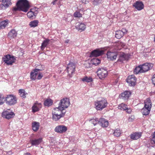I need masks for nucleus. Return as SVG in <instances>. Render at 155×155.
Instances as JSON below:
<instances>
[{
  "label": "nucleus",
  "mask_w": 155,
  "mask_h": 155,
  "mask_svg": "<svg viewBox=\"0 0 155 155\" xmlns=\"http://www.w3.org/2000/svg\"><path fill=\"white\" fill-rule=\"evenodd\" d=\"M44 69H38L35 68L30 73V78L32 80H35L36 79L40 80L43 77V74L40 72V71Z\"/></svg>",
  "instance_id": "nucleus-3"
},
{
  "label": "nucleus",
  "mask_w": 155,
  "mask_h": 155,
  "mask_svg": "<svg viewBox=\"0 0 155 155\" xmlns=\"http://www.w3.org/2000/svg\"><path fill=\"white\" fill-rule=\"evenodd\" d=\"M74 15L75 17H82V15L79 12H76L74 13Z\"/></svg>",
  "instance_id": "nucleus-43"
},
{
  "label": "nucleus",
  "mask_w": 155,
  "mask_h": 155,
  "mask_svg": "<svg viewBox=\"0 0 155 155\" xmlns=\"http://www.w3.org/2000/svg\"><path fill=\"white\" fill-rule=\"evenodd\" d=\"M131 93L129 91H125L121 94V98L124 100L128 99L130 97Z\"/></svg>",
  "instance_id": "nucleus-19"
},
{
  "label": "nucleus",
  "mask_w": 155,
  "mask_h": 155,
  "mask_svg": "<svg viewBox=\"0 0 155 155\" xmlns=\"http://www.w3.org/2000/svg\"><path fill=\"white\" fill-rule=\"evenodd\" d=\"M76 28L79 30L83 31L86 28V25L84 23H78L76 24Z\"/></svg>",
  "instance_id": "nucleus-26"
},
{
  "label": "nucleus",
  "mask_w": 155,
  "mask_h": 155,
  "mask_svg": "<svg viewBox=\"0 0 155 155\" xmlns=\"http://www.w3.org/2000/svg\"><path fill=\"white\" fill-rule=\"evenodd\" d=\"M37 13V12H35L34 9H31L30 11L27 13V15L29 18L33 19L35 18Z\"/></svg>",
  "instance_id": "nucleus-20"
},
{
  "label": "nucleus",
  "mask_w": 155,
  "mask_h": 155,
  "mask_svg": "<svg viewBox=\"0 0 155 155\" xmlns=\"http://www.w3.org/2000/svg\"><path fill=\"white\" fill-rule=\"evenodd\" d=\"M99 125L103 127H106L108 125V122L104 118H101L99 119Z\"/></svg>",
  "instance_id": "nucleus-23"
},
{
  "label": "nucleus",
  "mask_w": 155,
  "mask_h": 155,
  "mask_svg": "<svg viewBox=\"0 0 155 155\" xmlns=\"http://www.w3.org/2000/svg\"><path fill=\"white\" fill-rule=\"evenodd\" d=\"M152 140L155 144V131L154 133Z\"/></svg>",
  "instance_id": "nucleus-49"
},
{
  "label": "nucleus",
  "mask_w": 155,
  "mask_h": 155,
  "mask_svg": "<svg viewBox=\"0 0 155 155\" xmlns=\"http://www.w3.org/2000/svg\"><path fill=\"white\" fill-rule=\"evenodd\" d=\"M152 82L153 84L155 85V74H154L152 79Z\"/></svg>",
  "instance_id": "nucleus-47"
},
{
  "label": "nucleus",
  "mask_w": 155,
  "mask_h": 155,
  "mask_svg": "<svg viewBox=\"0 0 155 155\" xmlns=\"http://www.w3.org/2000/svg\"><path fill=\"white\" fill-rule=\"evenodd\" d=\"M133 6L138 11H140L144 8V5L143 2L140 1H137L134 3Z\"/></svg>",
  "instance_id": "nucleus-17"
},
{
  "label": "nucleus",
  "mask_w": 155,
  "mask_h": 155,
  "mask_svg": "<svg viewBox=\"0 0 155 155\" xmlns=\"http://www.w3.org/2000/svg\"><path fill=\"white\" fill-rule=\"evenodd\" d=\"M126 112H127L128 113H131V110L130 109H129L127 107V109H126Z\"/></svg>",
  "instance_id": "nucleus-50"
},
{
  "label": "nucleus",
  "mask_w": 155,
  "mask_h": 155,
  "mask_svg": "<svg viewBox=\"0 0 155 155\" xmlns=\"http://www.w3.org/2000/svg\"><path fill=\"white\" fill-rule=\"evenodd\" d=\"M91 64L95 65H97L100 63L101 61L97 58H93L91 60Z\"/></svg>",
  "instance_id": "nucleus-38"
},
{
  "label": "nucleus",
  "mask_w": 155,
  "mask_h": 155,
  "mask_svg": "<svg viewBox=\"0 0 155 155\" xmlns=\"http://www.w3.org/2000/svg\"><path fill=\"white\" fill-rule=\"evenodd\" d=\"M54 0L53 2H52V3H53V5H54L55 4V2L56 1H58V0Z\"/></svg>",
  "instance_id": "nucleus-51"
},
{
  "label": "nucleus",
  "mask_w": 155,
  "mask_h": 155,
  "mask_svg": "<svg viewBox=\"0 0 155 155\" xmlns=\"http://www.w3.org/2000/svg\"><path fill=\"white\" fill-rule=\"evenodd\" d=\"M2 60L7 65H11L15 62V58L14 57L8 54L4 56L2 58Z\"/></svg>",
  "instance_id": "nucleus-7"
},
{
  "label": "nucleus",
  "mask_w": 155,
  "mask_h": 155,
  "mask_svg": "<svg viewBox=\"0 0 155 155\" xmlns=\"http://www.w3.org/2000/svg\"><path fill=\"white\" fill-rule=\"evenodd\" d=\"M41 107V103L36 102L32 107V111L35 112L39 110Z\"/></svg>",
  "instance_id": "nucleus-24"
},
{
  "label": "nucleus",
  "mask_w": 155,
  "mask_h": 155,
  "mask_svg": "<svg viewBox=\"0 0 155 155\" xmlns=\"http://www.w3.org/2000/svg\"><path fill=\"white\" fill-rule=\"evenodd\" d=\"M76 68V64L72 62H70L67 65V67L66 68V70L68 73V75L69 77H71L75 71Z\"/></svg>",
  "instance_id": "nucleus-5"
},
{
  "label": "nucleus",
  "mask_w": 155,
  "mask_h": 155,
  "mask_svg": "<svg viewBox=\"0 0 155 155\" xmlns=\"http://www.w3.org/2000/svg\"><path fill=\"white\" fill-rule=\"evenodd\" d=\"M11 0H3L0 5V8L2 10H5L11 5Z\"/></svg>",
  "instance_id": "nucleus-10"
},
{
  "label": "nucleus",
  "mask_w": 155,
  "mask_h": 155,
  "mask_svg": "<svg viewBox=\"0 0 155 155\" xmlns=\"http://www.w3.org/2000/svg\"><path fill=\"white\" fill-rule=\"evenodd\" d=\"M97 74L99 78L102 79L107 76V71L105 68H99L97 71Z\"/></svg>",
  "instance_id": "nucleus-8"
},
{
  "label": "nucleus",
  "mask_w": 155,
  "mask_h": 155,
  "mask_svg": "<svg viewBox=\"0 0 155 155\" xmlns=\"http://www.w3.org/2000/svg\"><path fill=\"white\" fill-rule=\"evenodd\" d=\"M134 73L136 74H137L139 73H143V71L140 65L136 67L134 70Z\"/></svg>",
  "instance_id": "nucleus-34"
},
{
  "label": "nucleus",
  "mask_w": 155,
  "mask_h": 155,
  "mask_svg": "<svg viewBox=\"0 0 155 155\" xmlns=\"http://www.w3.org/2000/svg\"><path fill=\"white\" fill-rule=\"evenodd\" d=\"M141 133L140 132H135L130 135V138L132 140H137L141 137Z\"/></svg>",
  "instance_id": "nucleus-22"
},
{
  "label": "nucleus",
  "mask_w": 155,
  "mask_h": 155,
  "mask_svg": "<svg viewBox=\"0 0 155 155\" xmlns=\"http://www.w3.org/2000/svg\"><path fill=\"white\" fill-rule=\"evenodd\" d=\"M70 102L69 99L65 98L61 100L59 104V106L64 110L68 108L70 105Z\"/></svg>",
  "instance_id": "nucleus-9"
},
{
  "label": "nucleus",
  "mask_w": 155,
  "mask_h": 155,
  "mask_svg": "<svg viewBox=\"0 0 155 155\" xmlns=\"http://www.w3.org/2000/svg\"><path fill=\"white\" fill-rule=\"evenodd\" d=\"M52 119L55 121L59 120L61 117H64L57 114H52Z\"/></svg>",
  "instance_id": "nucleus-33"
},
{
  "label": "nucleus",
  "mask_w": 155,
  "mask_h": 155,
  "mask_svg": "<svg viewBox=\"0 0 155 155\" xmlns=\"http://www.w3.org/2000/svg\"><path fill=\"white\" fill-rule=\"evenodd\" d=\"M81 80L84 82L89 83L93 81V79L90 77L85 76L81 79Z\"/></svg>",
  "instance_id": "nucleus-29"
},
{
  "label": "nucleus",
  "mask_w": 155,
  "mask_h": 155,
  "mask_svg": "<svg viewBox=\"0 0 155 155\" xmlns=\"http://www.w3.org/2000/svg\"><path fill=\"white\" fill-rule=\"evenodd\" d=\"M123 33L120 30L117 31L116 32L115 37L117 39L120 38L123 36Z\"/></svg>",
  "instance_id": "nucleus-31"
},
{
  "label": "nucleus",
  "mask_w": 155,
  "mask_h": 155,
  "mask_svg": "<svg viewBox=\"0 0 155 155\" xmlns=\"http://www.w3.org/2000/svg\"><path fill=\"white\" fill-rule=\"evenodd\" d=\"M117 45L121 47H123L125 46V44L122 42H118Z\"/></svg>",
  "instance_id": "nucleus-45"
},
{
  "label": "nucleus",
  "mask_w": 155,
  "mask_h": 155,
  "mask_svg": "<svg viewBox=\"0 0 155 155\" xmlns=\"http://www.w3.org/2000/svg\"><path fill=\"white\" fill-rule=\"evenodd\" d=\"M66 127L63 125H60L57 126L54 129L55 132L59 133H62L65 132L67 130Z\"/></svg>",
  "instance_id": "nucleus-11"
},
{
  "label": "nucleus",
  "mask_w": 155,
  "mask_h": 155,
  "mask_svg": "<svg viewBox=\"0 0 155 155\" xmlns=\"http://www.w3.org/2000/svg\"><path fill=\"white\" fill-rule=\"evenodd\" d=\"M117 53L116 52L108 51L107 54V58L108 59L113 60L116 59L117 56Z\"/></svg>",
  "instance_id": "nucleus-18"
},
{
  "label": "nucleus",
  "mask_w": 155,
  "mask_h": 155,
  "mask_svg": "<svg viewBox=\"0 0 155 155\" xmlns=\"http://www.w3.org/2000/svg\"><path fill=\"white\" fill-rule=\"evenodd\" d=\"M19 94L20 96L22 98L25 97L26 95L27 94L25 92V90L23 89H21L19 90Z\"/></svg>",
  "instance_id": "nucleus-36"
},
{
  "label": "nucleus",
  "mask_w": 155,
  "mask_h": 155,
  "mask_svg": "<svg viewBox=\"0 0 155 155\" xmlns=\"http://www.w3.org/2000/svg\"><path fill=\"white\" fill-rule=\"evenodd\" d=\"M64 110L61 108V107L58 106V107H56L53 111L52 114H57L60 115L64 116L66 111H64Z\"/></svg>",
  "instance_id": "nucleus-14"
},
{
  "label": "nucleus",
  "mask_w": 155,
  "mask_h": 155,
  "mask_svg": "<svg viewBox=\"0 0 155 155\" xmlns=\"http://www.w3.org/2000/svg\"><path fill=\"white\" fill-rule=\"evenodd\" d=\"M38 21L37 20H34L30 22L29 25L31 27H35L38 26Z\"/></svg>",
  "instance_id": "nucleus-35"
},
{
  "label": "nucleus",
  "mask_w": 155,
  "mask_h": 155,
  "mask_svg": "<svg viewBox=\"0 0 155 155\" xmlns=\"http://www.w3.org/2000/svg\"><path fill=\"white\" fill-rule=\"evenodd\" d=\"M140 65L143 73H144L151 69L153 66V64H152L146 63Z\"/></svg>",
  "instance_id": "nucleus-12"
},
{
  "label": "nucleus",
  "mask_w": 155,
  "mask_h": 155,
  "mask_svg": "<svg viewBox=\"0 0 155 155\" xmlns=\"http://www.w3.org/2000/svg\"><path fill=\"white\" fill-rule=\"evenodd\" d=\"M90 122L94 124V126L97 124H99V119H98V118L91 119L90 120Z\"/></svg>",
  "instance_id": "nucleus-39"
},
{
  "label": "nucleus",
  "mask_w": 155,
  "mask_h": 155,
  "mask_svg": "<svg viewBox=\"0 0 155 155\" xmlns=\"http://www.w3.org/2000/svg\"><path fill=\"white\" fill-rule=\"evenodd\" d=\"M17 7H14L13 10L14 11H21L27 12L30 7L28 1L27 0H19L16 3Z\"/></svg>",
  "instance_id": "nucleus-1"
},
{
  "label": "nucleus",
  "mask_w": 155,
  "mask_h": 155,
  "mask_svg": "<svg viewBox=\"0 0 155 155\" xmlns=\"http://www.w3.org/2000/svg\"><path fill=\"white\" fill-rule=\"evenodd\" d=\"M121 31L123 32V35H124V34L126 33L127 32V31L125 28H123L122 30H121Z\"/></svg>",
  "instance_id": "nucleus-48"
},
{
  "label": "nucleus",
  "mask_w": 155,
  "mask_h": 155,
  "mask_svg": "<svg viewBox=\"0 0 155 155\" xmlns=\"http://www.w3.org/2000/svg\"><path fill=\"white\" fill-rule=\"evenodd\" d=\"M42 139L39 138L38 139H35L30 140V142L32 146H36L38 145L42 142Z\"/></svg>",
  "instance_id": "nucleus-25"
},
{
  "label": "nucleus",
  "mask_w": 155,
  "mask_h": 155,
  "mask_svg": "<svg viewBox=\"0 0 155 155\" xmlns=\"http://www.w3.org/2000/svg\"><path fill=\"white\" fill-rule=\"evenodd\" d=\"M127 58V56L124 53H122L120 54L119 58L118 60V61L123 62Z\"/></svg>",
  "instance_id": "nucleus-27"
},
{
  "label": "nucleus",
  "mask_w": 155,
  "mask_h": 155,
  "mask_svg": "<svg viewBox=\"0 0 155 155\" xmlns=\"http://www.w3.org/2000/svg\"><path fill=\"white\" fill-rule=\"evenodd\" d=\"M92 65L91 62L90 63H87L85 64V67L87 68L91 67Z\"/></svg>",
  "instance_id": "nucleus-44"
},
{
  "label": "nucleus",
  "mask_w": 155,
  "mask_h": 155,
  "mask_svg": "<svg viewBox=\"0 0 155 155\" xmlns=\"http://www.w3.org/2000/svg\"><path fill=\"white\" fill-rule=\"evenodd\" d=\"M107 100L104 98L96 101L95 102V108L97 110H101L107 107Z\"/></svg>",
  "instance_id": "nucleus-4"
},
{
  "label": "nucleus",
  "mask_w": 155,
  "mask_h": 155,
  "mask_svg": "<svg viewBox=\"0 0 155 155\" xmlns=\"http://www.w3.org/2000/svg\"><path fill=\"white\" fill-rule=\"evenodd\" d=\"M17 33L14 29L11 30L8 33V37L10 40L12 38H15L17 36Z\"/></svg>",
  "instance_id": "nucleus-21"
},
{
  "label": "nucleus",
  "mask_w": 155,
  "mask_h": 155,
  "mask_svg": "<svg viewBox=\"0 0 155 155\" xmlns=\"http://www.w3.org/2000/svg\"><path fill=\"white\" fill-rule=\"evenodd\" d=\"M104 51L103 50H95L93 51L91 54L90 57H97L101 55L104 54Z\"/></svg>",
  "instance_id": "nucleus-16"
},
{
  "label": "nucleus",
  "mask_w": 155,
  "mask_h": 155,
  "mask_svg": "<svg viewBox=\"0 0 155 155\" xmlns=\"http://www.w3.org/2000/svg\"><path fill=\"white\" fill-rule=\"evenodd\" d=\"M152 107L151 101L149 98L147 99L144 101V106L141 110L143 115H147L150 112Z\"/></svg>",
  "instance_id": "nucleus-2"
},
{
  "label": "nucleus",
  "mask_w": 155,
  "mask_h": 155,
  "mask_svg": "<svg viewBox=\"0 0 155 155\" xmlns=\"http://www.w3.org/2000/svg\"><path fill=\"white\" fill-rule=\"evenodd\" d=\"M118 108L121 110H126L127 109V105L124 103H122L118 106Z\"/></svg>",
  "instance_id": "nucleus-40"
},
{
  "label": "nucleus",
  "mask_w": 155,
  "mask_h": 155,
  "mask_svg": "<svg viewBox=\"0 0 155 155\" xmlns=\"http://www.w3.org/2000/svg\"><path fill=\"white\" fill-rule=\"evenodd\" d=\"M5 101V98L2 95L0 94V105L3 104Z\"/></svg>",
  "instance_id": "nucleus-42"
},
{
  "label": "nucleus",
  "mask_w": 155,
  "mask_h": 155,
  "mask_svg": "<svg viewBox=\"0 0 155 155\" xmlns=\"http://www.w3.org/2000/svg\"><path fill=\"white\" fill-rule=\"evenodd\" d=\"M3 0H0V2H2Z\"/></svg>",
  "instance_id": "nucleus-54"
},
{
  "label": "nucleus",
  "mask_w": 155,
  "mask_h": 155,
  "mask_svg": "<svg viewBox=\"0 0 155 155\" xmlns=\"http://www.w3.org/2000/svg\"><path fill=\"white\" fill-rule=\"evenodd\" d=\"M53 104L52 100L50 99H48L45 101L44 105L45 106L48 107L51 106Z\"/></svg>",
  "instance_id": "nucleus-32"
},
{
  "label": "nucleus",
  "mask_w": 155,
  "mask_h": 155,
  "mask_svg": "<svg viewBox=\"0 0 155 155\" xmlns=\"http://www.w3.org/2000/svg\"><path fill=\"white\" fill-rule=\"evenodd\" d=\"M50 40L49 39H47L44 41L43 43H42L41 46V49L42 50H43L45 48L47 47L49 43Z\"/></svg>",
  "instance_id": "nucleus-30"
},
{
  "label": "nucleus",
  "mask_w": 155,
  "mask_h": 155,
  "mask_svg": "<svg viewBox=\"0 0 155 155\" xmlns=\"http://www.w3.org/2000/svg\"><path fill=\"white\" fill-rule=\"evenodd\" d=\"M31 155L30 153H26L25 155Z\"/></svg>",
  "instance_id": "nucleus-53"
},
{
  "label": "nucleus",
  "mask_w": 155,
  "mask_h": 155,
  "mask_svg": "<svg viewBox=\"0 0 155 155\" xmlns=\"http://www.w3.org/2000/svg\"><path fill=\"white\" fill-rule=\"evenodd\" d=\"M5 99L6 104L10 105H14L17 102L15 96L11 94L8 95Z\"/></svg>",
  "instance_id": "nucleus-6"
},
{
  "label": "nucleus",
  "mask_w": 155,
  "mask_h": 155,
  "mask_svg": "<svg viewBox=\"0 0 155 155\" xmlns=\"http://www.w3.org/2000/svg\"><path fill=\"white\" fill-rule=\"evenodd\" d=\"M100 2L99 0H94L93 2V3L94 5H97Z\"/></svg>",
  "instance_id": "nucleus-46"
},
{
  "label": "nucleus",
  "mask_w": 155,
  "mask_h": 155,
  "mask_svg": "<svg viewBox=\"0 0 155 155\" xmlns=\"http://www.w3.org/2000/svg\"><path fill=\"white\" fill-rule=\"evenodd\" d=\"M39 127V123L36 122H34L32 123V127L34 131L38 130Z\"/></svg>",
  "instance_id": "nucleus-28"
},
{
  "label": "nucleus",
  "mask_w": 155,
  "mask_h": 155,
  "mask_svg": "<svg viewBox=\"0 0 155 155\" xmlns=\"http://www.w3.org/2000/svg\"><path fill=\"white\" fill-rule=\"evenodd\" d=\"M8 24L7 21L4 20L0 22V29L5 28Z\"/></svg>",
  "instance_id": "nucleus-37"
},
{
  "label": "nucleus",
  "mask_w": 155,
  "mask_h": 155,
  "mask_svg": "<svg viewBox=\"0 0 155 155\" xmlns=\"http://www.w3.org/2000/svg\"><path fill=\"white\" fill-rule=\"evenodd\" d=\"M121 134L120 131L119 129H117L115 130L114 133V136L117 137H119Z\"/></svg>",
  "instance_id": "nucleus-41"
},
{
  "label": "nucleus",
  "mask_w": 155,
  "mask_h": 155,
  "mask_svg": "<svg viewBox=\"0 0 155 155\" xmlns=\"http://www.w3.org/2000/svg\"><path fill=\"white\" fill-rule=\"evenodd\" d=\"M136 79L135 77L133 75L129 76L127 79V82L129 83L130 86L135 85Z\"/></svg>",
  "instance_id": "nucleus-13"
},
{
  "label": "nucleus",
  "mask_w": 155,
  "mask_h": 155,
  "mask_svg": "<svg viewBox=\"0 0 155 155\" xmlns=\"http://www.w3.org/2000/svg\"><path fill=\"white\" fill-rule=\"evenodd\" d=\"M69 40H67L65 41V43H68L69 42Z\"/></svg>",
  "instance_id": "nucleus-52"
},
{
  "label": "nucleus",
  "mask_w": 155,
  "mask_h": 155,
  "mask_svg": "<svg viewBox=\"0 0 155 155\" xmlns=\"http://www.w3.org/2000/svg\"><path fill=\"white\" fill-rule=\"evenodd\" d=\"M2 115L4 118L8 119L13 117L15 115V114L13 112H9L6 111L3 112L2 113Z\"/></svg>",
  "instance_id": "nucleus-15"
}]
</instances>
